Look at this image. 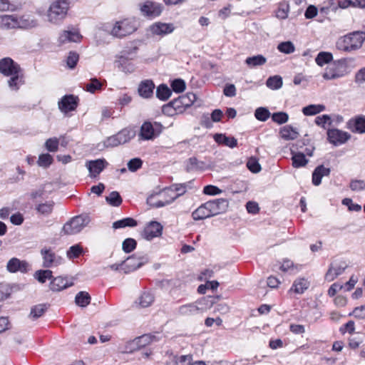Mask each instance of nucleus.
<instances>
[{
  "mask_svg": "<svg viewBox=\"0 0 365 365\" xmlns=\"http://www.w3.org/2000/svg\"><path fill=\"white\" fill-rule=\"evenodd\" d=\"M0 72L4 76H10L8 81L9 86L14 91H17L24 83V75L20 66L10 58L0 60Z\"/></svg>",
  "mask_w": 365,
  "mask_h": 365,
  "instance_id": "obj_1",
  "label": "nucleus"
},
{
  "mask_svg": "<svg viewBox=\"0 0 365 365\" xmlns=\"http://www.w3.org/2000/svg\"><path fill=\"white\" fill-rule=\"evenodd\" d=\"M365 41V32L353 31L339 37L336 41V48L341 51L351 52L359 49Z\"/></svg>",
  "mask_w": 365,
  "mask_h": 365,
  "instance_id": "obj_2",
  "label": "nucleus"
},
{
  "mask_svg": "<svg viewBox=\"0 0 365 365\" xmlns=\"http://www.w3.org/2000/svg\"><path fill=\"white\" fill-rule=\"evenodd\" d=\"M182 193H175L173 187H166L150 194L147 198V203L153 207L159 208L171 204Z\"/></svg>",
  "mask_w": 365,
  "mask_h": 365,
  "instance_id": "obj_3",
  "label": "nucleus"
},
{
  "mask_svg": "<svg viewBox=\"0 0 365 365\" xmlns=\"http://www.w3.org/2000/svg\"><path fill=\"white\" fill-rule=\"evenodd\" d=\"M214 301L212 297H202L194 303L186 304L178 308V314L181 316H193L211 308Z\"/></svg>",
  "mask_w": 365,
  "mask_h": 365,
  "instance_id": "obj_4",
  "label": "nucleus"
},
{
  "mask_svg": "<svg viewBox=\"0 0 365 365\" xmlns=\"http://www.w3.org/2000/svg\"><path fill=\"white\" fill-rule=\"evenodd\" d=\"M137 29L135 21L133 19L127 18L115 21L111 28L105 26V30L114 37L122 38L132 34Z\"/></svg>",
  "mask_w": 365,
  "mask_h": 365,
  "instance_id": "obj_5",
  "label": "nucleus"
},
{
  "mask_svg": "<svg viewBox=\"0 0 365 365\" xmlns=\"http://www.w3.org/2000/svg\"><path fill=\"white\" fill-rule=\"evenodd\" d=\"M69 8L66 0L53 1L47 11L48 21L51 24H60L66 16Z\"/></svg>",
  "mask_w": 365,
  "mask_h": 365,
  "instance_id": "obj_6",
  "label": "nucleus"
},
{
  "mask_svg": "<svg viewBox=\"0 0 365 365\" xmlns=\"http://www.w3.org/2000/svg\"><path fill=\"white\" fill-rule=\"evenodd\" d=\"M90 222L88 215H78L71 218L62 228L64 235H71L80 232Z\"/></svg>",
  "mask_w": 365,
  "mask_h": 365,
  "instance_id": "obj_7",
  "label": "nucleus"
},
{
  "mask_svg": "<svg viewBox=\"0 0 365 365\" xmlns=\"http://www.w3.org/2000/svg\"><path fill=\"white\" fill-rule=\"evenodd\" d=\"M162 131V125L158 123H150L146 121L143 123L140 128L139 138L143 140H149L155 138Z\"/></svg>",
  "mask_w": 365,
  "mask_h": 365,
  "instance_id": "obj_8",
  "label": "nucleus"
},
{
  "mask_svg": "<svg viewBox=\"0 0 365 365\" xmlns=\"http://www.w3.org/2000/svg\"><path fill=\"white\" fill-rule=\"evenodd\" d=\"M41 255L43 258V267L45 268H51L57 267L62 264L63 259L57 255L51 248L44 247L41 250Z\"/></svg>",
  "mask_w": 365,
  "mask_h": 365,
  "instance_id": "obj_9",
  "label": "nucleus"
},
{
  "mask_svg": "<svg viewBox=\"0 0 365 365\" xmlns=\"http://www.w3.org/2000/svg\"><path fill=\"white\" fill-rule=\"evenodd\" d=\"M163 225L156 221H151L145 225L141 236L146 240H152L155 237L161 236L163 232Z\"/></svg>",
  "mask_w": 365,
  "mask_h": 365,
  "instance_id": "obj_10",
  "label": "nucleus"
},
{
  "mask_svg": "<svg viewBox=\"0 0 365 365\" xmlns=\"http://www.w3.org/2000/svg\"><path fill=\"white\" fill-rule=\"evenodd\" d=\"M175 30V26L171 23L156 22L149 27V31L153 36H163L170 34Z\"/></svg>",
  "mask_w": 365,
  "mask_h": 365,
  "instance_id": "obj_11",
  "label": "nucleus"
},
{
  "mask_svg": "<svg viewBox=\"0 0 365 365\" xmlns=\"http://www.w3.org/2000/svg\"><path fill=\"white\" fill-rule=\"evenodd\" d=\"M327 136L329 141L334 145H339L346 143L351 137L348 133L336 128L329 129Z\"/></svg>",
  "mask_w": 365,
  "mask_h": 365,
  "instance_id": "obj_12",
  "label": "nucleus"
},
{
  "mask_svg": "<svg viewBox=\"0 0 365 365\" xmlns=\"http://www.w3.org/2000/svg\"><path fill=\"white\" fill-rule=\"evenodd\" d=\"M6 269L10 273H16L17 272L26 273L29 269V264L25 260H20L16 257H13L7 262Z\"/></svg>",
  "mask_w": 365,
  "mask_h": 365,
  "instance_id": "obj_13",
  "label": "nucleus"
},
{
  "mask_svg": "<svg viewBox=\"0 0 365 365\" xmlns=\"http://www.w3.org/2000/svg\"><path fill=\"white\" fill-rule=\"evenodd\" d=\"M108 163L105 159H97L95 160H88L86 163V166L89 170V175L91 178L97 177Z\"/></svg>",
  "mask_w": 365,
  "mask_h": 365,
  "instance_id": "obj_14",
  "label": "nucleus"
},
{
  "mask_svg": "<svg viewBox=\"0 0 365 365\" xmlns=\"http://www.w3.org/2000/svg\"><path fill=\"white\" fill-rule=\"evenodd\" d=\"M78 98L73 95L63 96L58 102V108L63 113H68L76 110L78 106Z\"/></svg>",
  "mask_w": 365,
  "mask_h": 365,
  "instance_id": "obj_15",
  "label": "nucleus"
},
{
  "mask_svg": "<svg viewBox=\"0 0 365 365\" xmlns=\"http://www.w3.org/2000/svg\"><path fill=\"white\" fill-rule=\"evenodd\" d=\"M73 279L63 277L61 276L52 279L49 287L53 292H60L73 285Z\"/></svg>",
  "mask_w": 365,
  "mask_h": 365,
  "instance_id": "obj_16",
  "label": "nucleus"
},
{
  "mask_svg": "<svg viewBox=\"0 0 365 365\" xmlns=\"http://www.w3.org/2000/svg\"><path fill=\"white\" fill-rule=\"evenodd\" d=\"M207 203L212 217L225 212L228 207V202L223 198L210 200Z\"/></svg>",
  "mask_w": 365,
  "mask_h": 365,
  "instance_id": "obj_17",
  "label": "nucleus"
},
{
  "mask_svg": "<svg viewBox=\"0 0 365 365\" xmlns=\"http://www.w3.org/2000/svg\"><path fill=\"white\" fill-rule=\"evenodd\" d=\"M347 265L344 262H333L325 275V279L329 281H333L337 276L342 274Z\"/></svg>",
  "mask_w": 365,
  "mask_h": 365,
  "instance_id": "obj_18",
  "label": "nucleus"
},
{
  "mask_svg": "<svg viewBox=\"0 0 365 365\" xmlns=\"http://www.w3.org/2000/svg\"><path fill=\"white\" fill-rule=\"evenodd\" d=\"M145 262V258L144 257H137L133 255L126 259V260L122 262V264H124L125 272H130L136 270L140 267Z\"/></svg>",
  "mask_w": 365,
  "mask_h": 365,
  "instance_id": "obj_19",
  "label": "nucleus"
},
{
  "mask_svg": "<svg viewBox=\"0 0 365 365\" xmlns=\"http://www.w3.org/2000/svg\"><path fill=\"white\" fill-rule=\"evenodd\" d=\"M142 13L148 16H158L162 12V6L160 4L147 1L140 8Z\"/></svg>",
  "mask_w": 365,
  "mask_h": 365,
  "instance_id": "obj_20",
  "label": "nucleus"
},
{
  "mask_svg": "<svg viewBox=\"0 0 365 365\" xmlns=\"http://www.w3.org/2000/svg\"><path fill=\"white\" fill-rule=\"evenodd\" d=\"M82 36L77 29L65 30L58 37L60 43H66L69 42H80Z\"/></svg>",
  "mask_w": 365,
  "mask_h": 365,
  "instance_id": "obj_21",
  "label": "nucleus"
},
{
  "mask_svg": "<svg viewBox=\"0 0 365 365\" xmlns=\"http://www.w3.org/2000/svg\"><path fill=\"white\" fill-rule=\"evenodd\" d=\"M155 337L151 334H144L139 337L135 338L133 341L130 342L132 348L129 351H133L135 349L143 348L152 343Z\"/></svg>",
  "mask_w": 365,
  "mask_h": 365,
  "instance_id": "obj_22",
  "label": "nucleus"
},
{
  "mask_svg": "<svg viewBox=\"0 0 365 365\" xmlns=\"http://www.w3.org/2000/svg\"><path fill=\"white\" fill-rule=\"evenodd\" d=\"M279 136L284 140H293L297 139L299 135V131L297 128H294L290 125L282 126L279 129Z\"/></svg>",
  "mask_w": 365,
  "mask_h": 365,
  "instance_id": "obj_23",
  "label": "nucleus"
},
{
  "mask_svg": "<svg viewBox=\"0 0 365 365\" xmlns=\"http://www.w3.org/2000/svg\"><path fill=\"white\" fill-rule=\"evenodd\" d=\"M155 85L151 80L142 81L138 86V93L144 98H149L153 95Z\"/></svg>",
  "mask_w": 365,
  "mask_h": 365,
  "instance_id": "obj_24",
  "label": "nucleus"
},
{
  "mask_svg": "<svg viewBox=\"0 0 365 365\" xmlns=\"http://www.w3.org/2000/svg\"><path fill=\"white\" fill-rule=\"evenodd\" d=\"M348 128L353 132L365 133V116H358L349 120Z\"/></svg>",
  "mask_w": 365,
  "mask_h": 365,
  "instance_id": "obj_25",
  "label": "nucleus"
},
{
  "mask_svg": "<svg viewBox=\"0 0 365 365\" xmlns=\"http://www.w3.org/2000/svg\"><path fill=\"white\" fill-rule=\"evenodd\" d=\"M309 282L306 278L299 277L294 281L289 292L302 294L309 288Z\"/></svg>",
  "mask_w": 365,
  "mask_h": 365,
  "instance_id": "obj_26",
  "label": "nucleus"
},
{
  "mask_svg": "<svg viewBox=\"0 0 365 365\" xmlns=\"http://www.w3.org/2000/svg\"><path fill=\"white\" fill-rule=\"evenodd\" d=\"M214 140L217 143L227 146L230 148H234L237 145V140L235 138L227 136L225 134L222 133H216L214 135Z\"/></svg>",
  "mask_w": 365,
  "mask_h": 365,
  "instance_id": "obj_27",
  "label": "nucleus"
},
{
  "mask_svg": "<svg viewBox=\"0 0 365 365\" xmlns=\"http://www.w3.org/2000/svg\"><path fill=\"white\" fill-rule=\"evenodd\" d=\"M0 28L4 29L18 28V17L14 15L0 16Z\"/></svg>",
  "mask_w": 365,
  "mask_h": 365,
  "instance_id": "obj_28",
  "label": "nucleus"
},
{
  "mask_svg": "<svg viewBox=\"0 0 365 365\" xmlns=\"http://www.w3.org/2000/svg\"><path fill=\"white\" fill-rule=\"evenodd\" d=\"M38 20L31 15H24L18 17V28L32 29L38 26Z\"/></svg>",
  "mask_w": 365,
  "mask_h": 365,
  "instance_id": "obj_29",
  "label": "nucleus"
},
{
  "mask_svg": "<svg viewBox=\"0 0 365 365\" xmlns=\"http://www.w3.org/2000/svg\"><path fill=\"white\" fill-rule=\"evenodd\" d=\"M330 174V169L324 165L317 166L312 173V183L318 186L322 182V178L324 176H328Z\"/></svg>",
  "mask_w": 365,
  "mask_h": 365,
  "instance_id": "obj_30",
  "label": "nucleus"
},
{
  "mask_svg": "<svg viewBox=\"0 0 365 365\" xmlns=\"http://www.w3.org/2000/svg\"><path fill=\"white\" fill-rule=\"evenodd\" d=\"M192 217L194 220H200L212 217L210 211L208 210L207 203L201 205L192 212Z\"/></svg>",
  "mask_w": 365,
  "mask_h": 365,
  "instance_id": "obj_31",
  "label": "nucleus"
},
{
  "mask_svg": "<svg viewBox=\"0 0 365 365\" xmlns=\"http://www.w3.org/2000/svg\"><path fill=\"white\" fill-rule=\"evenodd\" d=\"M292 166L295 168L304 167L309 162L306 158L304 153L301 152H292Z\"/></svg>",
  "mask_w": 365,
  "mask_h": 365,
  "instance_id": "obj_32",
  "label": "nucleus"
},
{
  "mask_svg": "<svg viewBox=\"0 0 365 365\" xmlns=\"http://www.w3.org/2000/svg\"><path fill=\"white\" fill-rule=\"evenodd\" d=\"M120 144H124L130 141L135 136V131L131 128H125L116 134Z\"/></svg>",
  "mask_w": 365,
  "mask_h": 365,
  "instance_id": "obj_33",
  "label": "nucleus"
},
{
  "mask_svg": "<svg viewBox=\"0 0 365 365\" xmlns=\"http://www.w3.org/2000/svg\"><path fill=\"white\" fill-rule=\"evenodd\" d=\"M325 106L322 104H312L302 108V113L304 115H314L325 110Z\"/></svg>",
  "mask_w": 365,
  "mask_h": 365,
  "instance_id": "obj_34",
  "label": "nucleus"
},
{
  "mask_svg": "<svg viewBox=\"0 0 365 365\" xmlns=\"http://www.w3.org/2000/svg\"><path fill=\"white\" fill-rule=\"evenodd\" d=\"M342 76L343 74L339 71V68L334 65L327 67L324 73H323V78L326 80L338 78Z\"/></svg>",
  "mask_w": 365,
  "mask_h": 365,
  "instance_id": "obj_35",
  "label": "nucleus"
},
{
  "mask_svg": "<svg viewBox=\"0 0 365 365\" xmlns=\"http://www.w3.org/2000/svg\"><path fill=\"white\" fill-rule=\"evenodd\" d=\"M137 221L132 217H125L120 220H117L113 223V228L120 229L126 227H133L137 226Z\"/></svg>",
  "mask_w": 365,
  "mask_h": 365,
  "instance_id": "obj_36",
  "label": "nucleus"
},
{
  "mask_svg": "<svg viewBox=\"0 0 365 365\" xmlns=\"http://www.w3.org/2000/svg\"><path fill=\"white\" fill-rule=\"evenodd\" d=\"M266 63V58L262 55H257L248 57L245 60V63L250 68L264 65Z\"/></svg>",
  "mask_w": 365,
  "mask_h": 365,
  "instance_id": "obj_37",
  "label": "nucleus"
},
{
  "mask_svg": "<svg viewBox=\"0 0 365 365\" xmlns=\"http://www.w3.org/2000/svg\"><path fill=\"white\" fill-rule=\"evenodd\" d=\"M76 304L81 307H85L91 302V297L86 292H78L75 298Z\"/></svg>",
  "mask_w": 365,
  "mask_h": 365,
  "instance_id": "obj_38",
  "label": "nucleus"
},
{
  "mask_svg": "<svg viewBox=\"0 0 365 365\" xmlns=\"http://www.w3.org/2000/svg\"><path fill=\"white\" fill-rule=\"evenodd\" d=\"M289 12V5L287 1L279 3L275 16L281 19H285L288 16Z\"/></svg>",
  "mask_w": 365,
  "mask_h": 365,
  "instance_id": "obj_39",
  "label": "nucleus"
},
{
  "mask_svg": "<svg viewBox=\"0 0 365 365\" xmlns=\"http://www.w3.org/2000/svg\"><path fill=\"white\" fill-rule=\"evenodd\" d=\"M333 60V56L329 52L321 51L315 58L317 64L323 66L324 64L331 62Z\"/></svg>",
  "mask_w": 365,
  "mask_h": 365,
  "instance_id": "obj_40",
  "label": "nucleus"
},
{
  "mask_svg": "<svg viewBox=\"0 0 365 365\" xmlns=\"http://www.w3.org/2000/svg\"><path fill=\"white\" fill-rule=\"evenodd\" d=\"M119 67L122 71L126 73H131L135 71V65L130 62L126 58L120 57L119 60Z\"/></svg>",
  "mask_w": 365,
  "mask_h": 365,
  "instance_id": "obj_41",
  "label": "nucleus"
},
{
  "mask_svg": "<svg viewBox=\"0 0 365 365\" xmlns=\"http://www.w3.org/2000/svg\"><path fill=\"white\" fill-rule=\"evenodd\" d=\"M103 88V83L97 78H91L90 82L85 85L84 89L91 93H94L97 91H101Z\"/></svg>",
  "mask_w": 365,
  "mask_h": 365,
  "instance_id": "obj_42",
  "label": "nucleus"
},
{
  "mask_svg": "<svg viewBox=\"0 0 365 365\" xmlns=\"http://www.w3.org/2000/svg\"><path fill=\"white\" fill-rule=\"evenodd\" d=\"M139 304L145 308L150 306L154 302V296L150 292H145L139 297Z\"/></svg>",
  "mask_w": 365,
  "mask_h": 365,
  "instance_id": "obj_43",
  "label": "nucleus"
},
{
  "mask_svg": "<svg viewBox=\"0 0 365 365\" xmlns=\"http://www.w3.org/2000/svg\"><path fill=\"white\" fill-rule=\"evenodd\" d=\"M47 309L46 304H38L31 308L29 317L36 319L41 317Z\"/></svg>",
  "mask_w": 365,
  "mask_h": 365,
  "instance_id": "obj_44",
  "label": "nucleus"
},
{
  "mask_svg": "<svg viewBox=\"0 0 365 365\" xmlns=\"http://www.w3.org/2000/svg\"><path fill=\"white\" fill-rule=\"evenodd\" d=\"M106 202L114 207H118L122 203V198L117 191L111 192L108 196L106 197Z\"/></svg>",
  "mask_w": 365,
  "mask_h": 365,
  "instance_id": "obj_45",
  "label": "nucleus"
},
{
  "mask_svg": "<svg viewBox=\"0 0 365 365\" xmlns=\"http://www.w3.org/2000/svg\"><path fill=\"white\" fill-rule=\"evenodd\" d=\"M171 104L174 106L176 108H178L179 112H181L185 108L191 106V104L187 102V98L185 95L182 96L172 101Z\"/></svg>",
  "mask_w": 365,
  "mask_h": 365,
  "instance_id": "obj_46",
  "label": "nucleus"
},
{
  "mask_svg": "<svg viewBox=\"0 0 365 365\" xmlns=\"http://www.w3.org/2000/svg\"><path fill=\"white\" fill-rule=\"evenodd\" d=\"M34 277L41 283H44L47 279H51L52 276V271L50 269L38 270L34 274Z\"/></svg>",
  "mask_w": 365,
  "mask_h": 365,
  "instance_id": "obj_47",
  "label": "nucleus"
},
{
  "mask_svg": "<svg viewBox=\"0 0 365 365\" xmlns=\"http://www.w3.org/2000/svg\"><path fill=\"white\" fill-rule=\"evenodd\" d=\"M279 269L284 272H288L289 274H294L298 271V267L294 265L293 262L289 259H284L279 267Z\"/></svg>",
  "mask_w": 365,
  "mask_h": 365,
  "instance_id": "obj_48",
  "label": "nucleus"
},
{
  "mask_svg": "<svg viewBox=\"0 0 365 365\" xmlns=\"http://www.w3.org/2000/svg\"><path fill=\"white\" fill-rule=\"evenodd\" d=\"M171 95L170 89L165 85H160L156 91L157 97L163 101H165L169 98Z\"/></svg>",
  "mask_w": 365,
  "mask_h": 365,
  "instance_id": "obj_49",
  "label": "nucleus"
},
{
  "mask_svg": "<svg viewBox=\"0 0 365 365\" xmlns=\"http://www.w3.org/2000/svg\"><path fill=\"white\" fill-rule=\"evenodd\" d=\"M53 157L48 153L41 154L37 160L38 166L42 168H48L53 163Z\"/></svg>",
  "mask_w": 365,
  "mask_h": 365,
  "instance_id": "obj_50",
  "label": "nucleus"
},
{
  "mask_svg": "<svg viewBox=\"0 0 365 365\" xmlns=\"http://www.w3.org/2000/svg\"><path fill=\"white\" fill-rule=\"evenodd\" d=\"M255 116L258 120L266 121L271 116V113L266 108L259 107L255 110Z\"/></svg>",
  "mask_w": 365,
  "mask_h": 365,
  "instance_id": "obj_51",
  "label": "nucleus"
},
{
  "mask_svg": "<svg viewBox=\"0 0 365 365\" xmlns=\"http://www.w3.org/2000/svg\"><path fill=\"white\" fill-rule=\"evenodd\" d=\"M277 49L282 53L289 54L295 51V47L292 42L288 41L280 43L277 46Z\"/></svg>",
  "mask_w": 365,
  "mask_h": 365,
  "instance_id": "obj_52",
  "label": "nucleus"
},
{
  "mask_svg": "<svg viewBox=\"0 0 365 365\" xmlns=\"http://www.w3.org/2000/svg\"><path fill=\"white\" fill-rule=\"evenodd\" d=\"M203 164L204 163L202 162H199L196 158L192 157L189 158L187 163L186 170L187 171L190 172L192 170L201 169Z\"/></svg>",
  "mask_w": 365,
  "mask_h": 365,
  "instance_id": "obj_53",
  "label": "nucleus"
},
{
  "mask_svg": "<svg viewBox=\"0 0 365 365\" xmlns=\"http://www.w3.org/2000/svg\"><path fill=\"white\" fill-rule=\"evenodd\" d=\"M175 365H191L192 361V356L190 354L175 356L173 357Z\"/></svg>",
  "mask_w": 365,
  "mask_h": 365,
  "instance_id": "obj_54",
  "label": "nucleus"
},
{
  "mask_svg": "<svg viewBox=\"0 0 365 365\" xmlns=\"http://www.w3.org/2000/svg\"><path fill=\"white\" fill-rule=\"evenodd\" d=\"M83 252V248L80 245H75L71 246L67 251V257L69 259H74L78 257Z\"/></svg>",
  "mask_w": 365,
  "mask_h": 365,
  "instance_id": "obj_55",
  "label": "nucleus"
},
{
  "mask_svg": "<svg viewBox=\"0 0 365 365\" xmlns=\"http://www.w3.org/2000/svg\"><path fill=\"white\" fill-rule=\"evenodd\" d=\"M136 245L137 242L133 238H127L123 241L122 248L125 253H130L135 249Z\"/></svg>",
  "mask_w": 365,
  "mask_h": 365,
  "instance_id": "obj_56",
  "label": "nucleus"
},
{
  "mask_svg": "<svg viewBox=\"0 0 365 365\" xmlns=\"http://www.w3.org/2000/svg\"><path fill=\"white\" fill-rule=\"evenodd\" d=\"M247 168L253 173H257L261 170V166L255 158H250L247 162Z\"/></svg>",
  "mask_w": 365,
  "mask_h": 365,
  "instance_id": "obj_57",
  "label": "nucleus"
},
{
  "mask_svg": "<svg viewBox=\"0 0 365 365\" xmlns=\"http://www.w3.org/2000/svg\"><path fill=\"white\" fill-rule=\"evenodd\" d=\"M59 140L57 138H48L45 143V147L49 152H56L58 148Z\"/></svg>",
  "mask_w": 365,
  "mask_h": 365,
  "instance_id": "obj_58",
  "label": "nucleus"
},
{
  "mask_svg": "<svg viewBox=\"0 0 365 365\" xmlns=\"http://www.w3.org/2000/svg\"><path fill=\"white\" fill-rule=\"evenodd\" d=\"M315 123L317 125L327 128L331 125V120L329 115H322L315 118Z\"/></svg>",
  "mask_w": 365,
  "mask_h": 365,
  "instance_id": "obj_59",
  "label": "nucleus"
},
{
  "mask_svg": "<svg viewBox=\"0 0 365 365\" xmlns=\"http://www.w3.org/2000/svg\"><path fill=\"white\" fill-rule=\"evenodd\" d=\"M173 90L176 93H181L185 89V83L182 79H175L171 83Z\"/></svg>",
  "mask_w": 365,
  "mask_h": 365,
  "instance_id": "obj_60",
  "label": "nucleus"
},
{
  "mask_svg": "<svg viewBox=\"0 0 365 365\" xmlns=\"http://www.w3.org/2000/svg\"><path fill=\"white\" fill-rule=\"evenodd\" d=\"M79 56L76 52L71 51L68 54V56L67 58V65L70 68H73L78 61Z\"/></svg>",
  "mask_w": 365,
  "mask_h": 365,
  "instance_id": "obj_61",
  "label": "nucleus"
},
{
  "mask_svg": "<svg viewBox=\"0 0 365 365\" xmlns=\"http://www.w3.org/2000/svg\"><path fill=\"white\" fill-rule=\"evenodd\" d=\"M53 207V202L42 203L37 207V210L41 214L48 215L52 212Z\"/></svg>",
  "mask_w": 365,
  "mask_h": 365,
  "instance_id": "obj_62",
  "label": "nucleus"
},
{
  "mask_svg": "<svg viewBox=\"0 0 365 365\" xmlns=\"http://www.w3.org/2000/svg\"><path fill=\"white\" fill-rule=\"evenodd\" d=\"M11 289L8 284L0 283V302L6 299L10 295Z\"/></svg>",
  "mask_w": 365,
  "mask_h": 365,
  "instance_id": "obj_63",
  "label": "nucleus"
},
{
  "mask_svg": "<svg viewBox=\"0 0 365 365\" xmlns=\"http://www.w3.org/2000/svg\"><path fill=\"white\" fill-rule=\"evenodd\" d=\"M350 188L353 191H361L365 189V182L361 180H354L350 182Z\"/></svg>",
  "mask_w": 365,
  "mask_h": 365,
  "instance_id": "obj_64",
  "label": "nucleus"
}]
</instances>
